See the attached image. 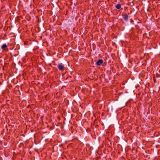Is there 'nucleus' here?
Instances as JSON below:
<instances>
[{
  "instance_id": "obj_12",
  "label": "nucleus",
  "mask_w": 160,
  "mask_h": 160,
  "mask_svg": "<svg viewBox=\"0 0 160 160\" xmlns=\"http://www.w3.org/2000/svg\"><path fill=\"white\" fill-rule=\"evenodd\" d=\"M12 49H13V48H11V50H12Z\"/></svg>"
},
{
  "instance_id": "obj_11",
  "label": "nucleus",
  "mask_w": 160,
  "mask_h": 160,
  "mask_svg": "<svg viewBox=\"0 0 160 160\" xmlns=\"http://www.w3.org/2000/svg\"><path fill=\"white\" fill-rule=\"evenodd\" d=\"M12 49H13V48H11V50H12Z\"/></svg>"
},
{
  "instance_id": "obj_13",
  "label": "nucleus",
  "mask_w": 160,
  "mask_h": 160,
  "mask_svg": "<svg viewBox=\"0 0 160 160\" xmlns=\"http://www.w3.org/2000/svg\"><path fill=\"white\" fill-rule=\"evenodd\" d=\"M18 62H19V63L20 62V61H19Z\"/></svg>"
},
{
  "instance_id": "obj_7",
  "label": "nucleus",
  "mask_w": 160,
  "mask_h": 160,
  "mask_svg": "<svg viewBox=\"0 0 160 160\" xmlns=\"http://www.w3.org/2000/svg\"><path fill=\"white\" fill-rule=\"evenodd\" d=\"M17 145H18L19 147L20 146V143H18V144H17Z\"/></svg>"
},
{
  "instance_id": "obj_9",
  "label": "nucleus",
  "mask_w": 160,
  "mask_h": 160,
  "mask_svg": "<svg viewBox=\"0 0 160 160\" xmlns=\"http://www.w3.org/2000/svg\"><path fill=\"white\" fill-rule=\"evenodd\" d=\"M20 3V1H19V3Z\"/></svg>"
},
{
  "instance_id": "obj_6",
  "label": "nucleus",
  "mask_w": 160,
  "mask_h": 160,
  "mask_svg": "<svg viewBox=\"0 0 160 160\" xmlns=\"http://www.w3.org/2000/svg\"><path fill=\"white\" fill-rule=\"evenodd\" d=\"M15 89L16 90L18 89L19 92H20L19 90V86H17L16 87Z\"/></svg>"
},
{
  "instance_id": "obj_4",
  "label": "nucleus",
  "mask_w": 160,
  "mask_h": 160,
  "mask_svg": "<svg viewBox=\"0 0 160 160\" xmlns=\"http://www.w3.org/2000/svg\"><path fill=\"white\" fill-rule=\"evenodd\" d=\"M123 18L125 21H127L128 20V16L127 14H126L124 15Z\"/></svg>"
},
{
  "instance_id": "obj_3",
  "label": "nucleus",
  "mask_w": 160,
  "mask_h": 160,
  "mask_svg": "<svg viewBox=\"0 0 160 160\" xmlns=\"http://www.w3.org/2000/svg\"><path fill=\"white\" fill-rule=\"evenodd\" d=\"M1 48L2 49H7L8 50V49L9 48H8L7 46V45L6 44H3L2 46L1 47Z\"/></svg>"
},
{
  "instance_id": "obj_1",
  "label": "nucleus",
  "mask_w": 160,
  "mask_h": 160,
  "mask_svg": "<svg viewBox=\"0 0 160 160\" xmlns=\"http://www.w3.org/2000/svg\"><path fill=\"white\" fill-rule=\"evenodd\" d=\"M58 68L60 71L64 70V65L62 63L59 64L58 65Z\"/></svg>"
},
{
  "instance_id": "obj_8",
  "label": "nucleus",
  "mask_w": 160,
  "mask_h": 160,
  "mask_svg": "<svg viewBox=\"0 0 160 160\" xmlns=\"http://www.w3.org/2000/svg\"><path fill=\"white\" fill-rule=\"evenodd\" d=\"M20 145H21V146L22 145H23V144L22 143H21Z\"/></svg>"
},
{
  "instance_id": "obj_10",
  "label": "nucleus",
  "mask_w": 160,
  "mask_h": 160,
  "mask_svg": "<svg viewBox=\"0 0 160 160\" xmlns=\"http://www.w3.org/2000/svg\"><path fill=\"white\" fill-rule=\"evenodd\" d=\"M133 21L132 20H131V22H132Z\"/></svg>"
},
{
  "instance_id": "obj_5",
  "label": "nucleus",
  "mask_w": 160,
  "mask_h": 160,
  "mask_svg": "<svg viewBox=\"0 0 160 160\" xmlns=\"http://www.w3.org/2000/svg\"><path fill=\"white\" fill-rule=\"evenodd\" d=\"M115 7L117 9H119L121 8V5L119 4H118L116 5L115 6Z\"/></svg>"
},
{
  "instance_id": "obj_2",
  "label": "nucleus",
  "mask_w": 160,
  "mask_h": 160,
  "mask_svg": "<svg viewBox=\"0 0 160 160\" xmlns=\"http://www.w3.org/2000/svg\"><path fill=\"white\" fill-rule=\"evenodd\" d=\"M103 63V61L102 59H99L97 62L96 64L98 66L101 65Z\"/></svg>"
}]
</instances>
